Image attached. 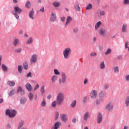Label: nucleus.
Segmentation results:
<instances>
[{
  "mask_svg": "<svg viewBox=\"0 0 129 129\" xmlns=\"http://www.w3.org/2000/svg\"><path fill=\"white\" fill-rule=\"evenodd\" d=\"M65 96L64 93L62 92H59L57 93L56 96V103L59 105L62 104L63 101H64Z\"/></svg>",
  "mask_w": 129,
  "mask_h": 129,
  "instance_id": "1",
  "label": "nucleus"
},
{
  "mask_svg": "<svg viewBox=\"0 0 129 129\" xmlns=\"http://www.w3.org/2000/svg\"><path fill=\"white\" fill-rule=\"evenodd\" d=\"M71 52L72 50H71V48L67 47L63 51V55L65 59H69V57H70V54H71Z\"/></svg>",
  "mask_w": 129,
  "mask_h": 129,
  "instance_id": "2",
  "label": "nucleus"
},
{
  "mask_svg": "<svg viewBox=\"0 0 129 129\" xmlns=\"http://www.w3.org/2000/svg\"><path fill=\"white\" fill-rule=\"evenodd\" d=\"M16 113L17 111L15 110H10L8 109L6 111V115H8L10 118L15 117Z\"/></svg>",
  "mask_w": 129,
  "mask_h": 129,
  "instance_id": "3",
  "label": "nucleus"
},
{
  "mask_svg": "<svg viewBox=\"0 0 129 129\" xmlns=\"http://www.w3.org/2000/svg\"><path fill=\"white\" fill-rule=\"evenodd\" d=\"M14 10L15 13L14 14V16L17 20H19L20 17L19 16L18 14H21V13H22V9L19 8V7L16 6L14 8Z\"/></svg>",
  "mask_w": 129,
  "mask_h": 129,
  "instance_id": "4",
  "label": "nucleus"
},
{
  "mask_svg": "<svg viewBox=\"0 0 129 129\" xmlns=\"http://www.w3.org/2000/svg\"><path fill=\"white\" fill-rule=\"evenodd\" d=\"M105 109L108 112H111L113 110V104L111 102H108L105 106Z\"/></svg>",
  "mask_w": 129,
  "mask_h": 129,
  "instance_id": "5",
  "label": "nucleus"
},
{
  "mask_svg": "<svg viewBox=\"0 0 129 129\" xmlns=\"http://www.w3.org/2000/svg\"><path fill=\"white\" fill-rule=\"evenodd\" d=\"M90 96L92 99H95L97 97V91L94 90L91 91Z\"/></svg>",
  "mask_w": 129,
  "mask_h": 129,
  "instance_id": "6",
  "label": "nucleus"
},
{
  "mask_svg": "<svg viewBox=\"0 0 129 129\" xmlns=\"http://www.w3.org/2000/svg\"><path fill=\"white\" fill-rule=\"evenodd\" d=\"M67 79V77H66V75H65V73H61V79H59V82L60 84L64 83L66 82Z\"/></svg>",
  "mask_w": 129,
  "mask_h": 129,
  "instance_id": "7",
  "label": "nucleus"
},
{
  "mask_svg": "<svg viewBox=\"0 0 129 129\" xmlns=\"http://www.w3.org/2000/svg\"><path fill=\"white\" fill-rule=\"evenodd\" d=\"M99 96L100 100L103 101V100H104V98L106 97V92H105V91H101L99 94Z\"/></svg>",
  "mask_w": 129,
  "mask_h": 129,
  "instance_id": "8",
  "label": "nucleus"
},
{
  "mask_svg": "<svg viewBox=\"0 0 129 129\" xmlns=\"http://www.w3.org/2000/svg\"><path fill=\"white\" fill-rule=\"evenodd\" d=\"M38 55L36 54H33L30 59V63L31 64H34V63H36L37 62V58Z\"/></svg>",
  "mask_w": 129,
  "mask_h": 129,
  "instance_id": "9",
  "label": "nucleus"
},
{
  "mask_svg": "<svg viewBox=\"0 0 129 129\" xmlns=\"http://www.w3.org/2000/svg\"><path fill=\"white\" fill-rule=\"evenodd\" d=\"M61 122L56 121L54 123V125L51 127V129H58L60 126H61Z\"/></svg>",
  "mask_w": 129,
  "mask_h": 129,
  "instance_id": "10",
  "label": "nucleus"
},
{
  "mask_svg": "<svg viewBox=\"0 0 129 129\" xmlns=\"http://www.w3.org/2000/svg\"><path fill=\"white\" fill-rule=\"evenodd\" d=\"M60 119L64 122H66V121H67V120L68 119V118L67 117V115L64 114H61L60 115Z\"/></svg>",
  "mask_w": 129,
  "mask_h": 129,
  "instance_id": "11",
  "label": "nucleus"
},
{
  "mask_svg": "<svg viewBox=\"0 0 129 129\" xmlns=\"http://www.w3.org/2000/svg\"><path fill=\"white\" fill-rule=\"evenodd\" d=\"M56 20V14L55 12H51V15L50 16V21L51 22H54Z\"/></svg>",
  "mask_w": 129,
  "mask_h": 129,
  "instance_id": "12",
  "label": "nucleus"
},
{
  "mask_svg": "<svg viewBox=\"0 0 129 129\" xmlns=\"http://www.w3.org/2000/svg\"><path fill=\"white\" fill-rule=\"evenodd\" d=\"M20 44V39L15 38L13 40V45L14 47H17Z\"/></svg>",
  "mask_w": 129,
  "mask_h": 129,
  "instance_id": "13",
  "label": "nucleus"
},
{
  "mask_svg": "<svg viewBox=\"0 0 129 129\" xmlns=\"http://www.w3.org/2000/svg\"><path fill=\"white\" fill-rule=\"evenodd\" d=\"M124 104L126 107H129V96H127L125 98Z\"/></svg>",
  "mask_w": 129,
  "mask_h": 129,
  "instance_id": "14",
  "label": "nucleus"
},
{
  "mask_svg": "<svg viewBox=\"0 0 129 129\" xmlns=\"http://www.w3.org/2000/svg\"><path fill=\"white\" fill-rule=\"evenodd\" d=\"M72 21V18H71V17L70 16H68L67 18V21H66V23L65 24V26L67 27V26H68V25H69V24H70V23Z\"/></svg>",
  "mask_w": 129,
  "mask_h": 129,
  "instance_id": "15",
  "label": "nucleus"
},
{
  "mask_svg": "<svg viewBox=\"0 0 129 129\" xmlns=\"http://www.w3.org/2000/svg\"><path fill=\"white\" fill-rule=\"evenodd\" d=\"M90 116V115L89 114V112H86L84 115V120H85V121H87Z\"/></svg>",
  "mask_w": 129,
  "mask_h": 129,
  "instance_id": "16",
  "label": "nucleus"
},
{
  "mask_svg": "<svg viewBox=\"0 0 129 129\" xmlns=\"http://www.w3.org/2000/svg\"><path fill=\"white\" fill-rule=\"evenodd\" d=\"M127 29V25L126 24H123L122 26V33H126Z\"/></svg>",
  "mask_w": 129,
  "mask_h": 129,
  "instance_id": "17",
  "label": "nucleus"
},
{
  "mask_svg": "<svg viewBox=\"0 0 129 129\" xmlns=\"http://www.w3.org/2000/svg\"><path fill=\"white\" fill-rule=\"evenodd\" d=\"M102 121V114L99 113L98 114L97 123H100Z\"/></svg>",
  "mask_w": 129,
  "mask_h": 129,
  "instance_id": "18",
  "label": "nucleus"
},
{
  "mask_svg": "<svg viewBox=\"0 0 129 129\" xmlns=\"http://www.w3.org/2000/svg\"><path fill=\"white\" fill-rule=\"evenodd\" d=\"M99 34L100 35V36L104 37L105 35V29L102 28L100 29L99 31Z\"/></svg>",
  "mask_w": 129,
  "mask_h": 129,
  "instance_id": "19",
  "label": "nucleus"
},
{
  "mask_svg": "<svg viewBox=\"0 0 129 129\" xmlns=\"http://www.w3.org/2000/svg\"><path fill=\"white\" fill-rule=\"evenodd\" d=\"M19 92H20L21 95H24V94H25V91H24L21 87L18 88L17 93H19Z\"/></svg>",
  "mask_w": 129,
  "mask_h": 129,
  "instance_id": "20",
  "label": "nucleus"
},
{
  "mask_svg": "<svg viewBox=\"0 0 129 129\" xmlns=\"http://www.w3.org/2000/svg\"><path fill=\"white\" fill-rule=\"evenodd\" d=\"M101 24H102V23H101V22L99 21L98 22L95 26V30H96V31H97V30H98V29H99V28H100V26H101Z\"/></svg>",
  "mask_w": 129,
  "mask_h": 129,
  "instance_id": "21",
  "label": "nucleus"
},
{
  "mask_svg": "<svg viewBox=\"0 0 129 129\" xmlns=\"http://www.w3.org/2000/svg\"><path fill=\"white\" fill-rule=\"evenodd\" d=\"M74 9L76 11L78 12L80 11V7L79 6V3H76L75 4Z\"/></svg>",
  "mask_w": 129,
  "mask_h": 129,
  "instance_id": "22",
  "label": "nucleus"
},
{
  "mask_svg": "<svg viewBox=\"0 0 129 129\" xmlns=\"http://www.w3.org/2000/svg\"><path fill=\"white\" fill-rule=\"evenodd\" d=\"M58 79V76H56V75H54L51 77V81L52 83H55L56 81Z\"/></svg>",
  "mask_w": 129,
  "mask_h": 129,
  "instance_id": "23",
  "label": "nucleus"
},
{
  "mask_svg": "<svg viewBox=\"0 0 129 129\" xmlns=\"http://www.w3.org/2000/svg\"><path fill=\"white\" fill-rule=\"evenodd\" d=\"M26 87L28 91H31L33 89L32 86L30 84V83H27L26 85Z\"/></svg>",
  "mask_w": 129,
  "mask_h": 129,
  "instance_id": "24",
  "label": "nucleus"
},
{
  "mask_svg": "<svg viewBox=\"0 0 129 129\" xmlns=\"http://www.w3.org/2000/svg\"><path fill=\"white\" fill-rule=\"evenodd\" d=\"M2 70H3L4 72H8V67L6 66L5 64H2Z\"/></svg>",
  "mask_w": 129,
  "mask_h": 129,
  "instance_id": "25",
  "label": "nucleus"
},
{
  "mask_svg": "<svg viewBox=\"0 0 129 129\" xmlns=\"http://www.w3.org/2000/svg\"><path fill=\"white\" fill-rule=\"evenodd\" d=\"M28 97L30 101H33V99H34V94L32 92H30L28 94Z\"/></svg>",
  "mask_w": 129,
  "mask_h": 129,
  "instance_id": "26",
  "label": "nucleus"
},
{
  "mask_svg": "<svg viewBox=\"0 0 129 129\" xmlns=\"http://www.w3.org/2000/svg\"><path fill=\"white\" fill-rule=\"evenodd\" d=\"M100 69H104L105 68V64L104 61H102L100 63Z\"/></svg>",
  "mask_w": 129,
  "mask_h": 129,
  "instance_id": "27",
  "label": "nucleus"
},
{
  "mask_svg": "<svg viewBox=\"0 0 129 129\" xmlns=\"http://www.w3.org/2000/svg\"><path fill=\"white\" fill-rule=\"evenodd\" d=\"M8 85H9V86L12 87L15 86V85L16 84V83L14 81H9L8 82Z\"/></svg>",
  "mask_w": 129,
  "mask_h": 129,
  "instance_id": "28",
  "label": "nucleus"
},
{
  "mask_svg": "<svg viewBox=\"0 0 129 129\" xmlns=\"http://www.w3.org/2000/svg\"><path fill=\"white\" fill-rule=\"evenodd\" d=\"M46 104H47V103H46V100H45V99H43L42 101H41L40 103L41 106H42V107H45Z\"/></svg>",
  "mask_w": 129,
  "mask_h": 129,
  "instance_id": "29",
  "label": "nucleus"
},
{
  "mask_svg": "<svg viewBox=\"0 0 129 129\" xmlns=\"http://www.w3.org/2000/svg\"><path fill=\"white\" fill-rule=\"evenodd\" d=\"M29 16L30 19H32V20H34V11H31L29 12Z\"/></svg>",
  "mask_w": 129,
  "mask_h": 129,
  "instance_id": "30",
  "label": "nucleus"
},
{
  "mask_svg": "<svg viewBox=\"0 0 129 129\" xmlns=\"http://www.w3.org/2000/svg\"><path fill=\"white\" fill-rule=\"evenodd\" d=\"M86 10H92V4H88L86 7Z\"/></svg>",
  "mask_w": 129,
  "mask_h": 129,
  "instance_id": "31",
  "label": "nucleus"
},
{
  "mask_svg": "<svg viewBox=\"0 0 129 129\" xmlns=\"http://www.w3.org/2000/svg\"><path fill=\"white\" fill-rule=\"evenodd\" d=\"M70 106L71 107H72V108H74V107L76 106V100L73 101Z\"/></svg>",
  "mask_w": 129,
  "mask_h": 129,
  "instance_id": "32",
  "label": "nucleus"
},
{
  "mask_svg": "<svg viewBox=\"0 0 129 129\" xmlns=\"http://www.w3.org/2000/svg\"><path fill=\"white\" fill-rule=\"evenodd\" d=\"M26 101H27L26 98H22L20 99V103H21V104H25Z\"/></svg>",
  "mask_w": 129,
  "mask_h": 129,
  "instance_id": "33",
  "label": "nucleus"
},
{
  "mask_svg": "<svg viewBox=\"0 0 129 129\" xmlns=\"http://www.w3.org/2000/svg\"><path fill=\"white\" fill-rule=\"evenodd\" d=\"M15 92H16V91L15 90V89L11 90L9 93V96H13V95H14V94H15Z\"/></svg>",
  "mask_w": 129,
  "mask_h": 129,
  "instance_id": "34",
  "label": "nucleus"
},
{
  "mask_svg": "<svg viewBox=\"0 0 129 129\" xmlns=\"http://www.w3.org/2000/svg\"><path fill=\"white\" fill-rule=\"evenodd\" d=\"M52 5L55 8H58V7H59V6H60V3L58 2L55 1V2L53 3Z\"/></svg>",
  "mask_w": 129,
  "mask_h": 129,
  "instance_id": "35",
  "label": "nucleus"
},
{
  "mask_svg": "<svg viewBox=\"0 0 129 129\" xmlns=\"http://www.w3.org/2000/svg\"><path fill=\"white\" fill-rule=\"evenodd\" d=\"M32 42H33V38L32 37H29V38L26 42V44H32Z\"/></svg>",
  "mask_w": 129,
  "mask_h": 129,
  "instance_id": "36",
  "label": "nucleus"
},
{
  "mask_svg": "<svg viewBox=\"0 0 129 129\" xmlns=\"http://www.w3.org/2000/svg\"><path fill=\"white\" fill-rule=\"evenodd\" d=\"M45 87L44 86H42L41 87V89H40V91L41 92V94L42 95H44V94H45Z\"/></svg>",
  "mask_w": 129,
  "mask_h": 129,
  "instance_id": "37",
  "label": "nucleus"
},
{
  "mask_svg": "<svg viewBox=\"0 0 129 129\" xmlns=\"http://www.w3.org/2000/svg\"><path fill=\"white\" fill-rule=\"evenodd\" d=\"M18 70L19 73H22L23 72V67L22 66H19L18 67Z\"/></svg>",
  "mask_w": 129,
  "mask_h": 129,
  "instance_id": "38",
  "label": "nucleus"
},
{
  "mask_svg": "<svg viewBox=\"0 0 129 129\" xmlns=\"http://www.w3.org/2000/svg\"><path fill=\"white\" fill-rule=\"evenodd\" d=\"M28 66H29V64H28V62H25L23 63V67L24 69L25 70L28 69Z\"/></svg>",
  "mask_w": 129,
  "mask_h": 129,
  "instance_id": "39",
  "label": "nucleus"
},
{
  "mask_svg": "<svg viewBox=\"0 0 129 129\" xmlns=\"http://www.w3.org/2000/svg\"><path fill=\"white\" fill-rule=\"evenodd\" d=\"M59 117V112H55V117L54 120H57L58 119V118Z\"/></svg>",
  "mask_w": 129,
  "mask_h": 129,
  "instance_id": "40",
  "label": "nucleus"
},
{
  "mask_svg": "<svg viewBox=\"0 0 129 129\" xmlns=\"http://www.w3.org/2000/svg\"><path fill=\"white\" fill-rule=\"evenodd\" d=\"M24 125V121H21L18 126V129H20Z\"/></svg>",
  "mask_w": 129,
  "mask_h": 129,
  "instance_id": "41",
  "label": "nucleus"
},
{
  "mask_svg": "<svg viewBox=\"0 0 129 129\" xmlns=\"http://www.w3.org/2000/svg\"><path fill=\"white\" fill-rule=\"evenodd\" d=\"M125 48L126 49H128V51H129V42L128 41H126L125 43Z\"/></svg>",
  "mask_w": 129,
  "mask_h": 129,
  "instance_id": "42",
  "label": "nucleus"
},
{
  "mask_svg": "<svg viewBox=\"0 0 129 129\" xmlns=\"http://www.w3.org/2000/svg\"><path fill=\"white\" fill-rule=\"evenodd\" d=\"M54 74H55V75H56V76L57 75H60V72H59V71H58V70L57 69L54 70Z\"/></svg>",
  "mask_w": 129,
  "mask_h": 129,
  "instance_id": "43",
  "label": "nucleus"
},
{
  "mask_svg": "<svg viewBox=\"0 0 129 129\" xmlns=\"http://www.w3.org/2000/svg\"><path fill=\"white\" fill-rule=\"evenodd\" d=\"M111 53V49L109 48L107 50L106 52L105 53V55H108Z\"/></svg>",
  "mask_w": 129,
  "mask_h": 129,
  "instance_id": "44",
  "label": "nucleus"
},
{
  "mask_svg": "<svg viewBox=\"0 0 129 129\" xmlns=\"http://www.w3.org/2000/svg\"><path fill=\"white\" fill-rule=\"evenodd\" d=\"M114 72L115 73H118V72H119L118 67H115L114 68Z\"/></svg>",
  "mask_w": 129,
  "mask_h": 129,
  "instance_id": "45",
  "label": "nucleus"
},
{
  "mask_svg": "<svg viewBox=\"0 0 129 129\" xmlns=\"http://www.w3.org/2000/svg\"><path fill=\"white\" fill-rule=\"evenodd\" d=\"M26 8H30L31 7V3L30 2H27L25 4Z\"/></svg>",
  "mask_w": 129,
  "mask_h": 129,
  "instance_id": "46",
  "label": "nucleus"
},
{
  "mask_svg": "<svg viewBox=\"0 0 129 129\" xmlns=\"http://www.w3.org/2000/svg\"><path fill=\"white\" fill-rule=\"evenodd\" d=\"M123 4L125 6H128L129 5V0H124Z\"/></svg>",
  "mask_w": 129,
  "mask_h": 129,
  "instance_id": "47",
  "label": "nucleus"
},
{
  "mask_svg": "<svg viewBox=\"0 0 129 129\" xmlns=\"http://www.w3.org/2000/svg\"><path fill=\"white\" fill-rule=\"evenodd\" d=\"M88 81H89V80H88V79H87V78L85 79V80L84 81V84L85 85H86V84H87V83H88Z\"/></svg>",
  "mask_w": 129,
  "mask_h": 129,
  "instance_id": "48",
  "label": "nucleus"
},
{
  "mask_svg": "<svg viewBox=\"0 0 129 129\" xmlns=\"http://www.w3.org/2000/svg\"><path fill=\"white\" fill-rule=\"evenodd\" d=\"M56 103H57V102L54 101L51 104L52 107H56Z\"/></svg>",
  "mask_w": 129,
  "mask_h": 129,
  "instance_id": "49",
  "label": "nucleus"
},
{
  "mask_svg": "<svg viewBox=\"0 0 129 129\" xmlns=\"http://www.w3.org/2000/svg\"><path fill=\"white\" fill-rule=\"evenodd\" d=\"M39 87H40V85H39V84H37L34 89V91H35V90H37V89H38V88H39Z\"/></svg>",
  "mask_w": 129,
  "mask_h": 129,
  "instance_id": "50",
  "label": "nucleus"
},
{
  "mask_svg": "<svg viewBox=\"0 0 129 129\" xmlns=\"http://www.w3.org/2000/svg\"><path fill=\"white\" fill-rule=\"evenodd\" d=\"M105 15V12L102 11L100 12V16H104Z\"/></svg>",
  "mask_w": 129,
  "mask_h": 129,
  "instance_id": "51",
  "label": "nucleus"
},
{
  "mask_svg": "<svg viewBox=\"0 0 129 129\" xmlns=\"http://www.w3.org/2000/svg\"><path fill=\"white\" fill-rule=\"evenodd\" d=\"M15 51L16 52V53H21V52L22 51V48H19L16 49Z\"/></svg>",
  "mask_w": 129,
  "mask_h": 129,
  "instance_id": "52",
  "label": "nucleus"
},
{
  "mask_svg": "<svg viewBox=\"0 0 129 129\" xmlns=\"http://www.w3.org/2000/svg\"><path fill=\"white\" fill-rule=\"evenodd\" d=\"M96 55H97V54L96 53V52H92L90 54V56L91 57H94V56H96Z\"/></svg>",
  "mask_w": 129,
  "mask_h": 129,
  "instance_id": "53",
  "label": "nucleus"
},
{
  "mask_svg": "<svg viewBox=\"0 0 129 129\" xmlns=\"http://www.w3.org/2000/svg\"><path fill=\"white\" fill-rule=\"evenodd\" d=\"M88 99V98L87 97V96H85L83 98V102H86V101H87V99Z\"/></svg>",
  "mask_w": 129,
  "mask_h": 129,
  "instance_id": "54",
  "label": "nucleus"
},
{
  "mask_svg": "<svg viewBox=\"0 0 129 129\" xmlns=\"http://www.w3.org/2000/svg\"><path fill=\"white\" fill-rule=\"evenodd\" d=\"M102 101H103L101 100L100 98L99 100H96V104H100V102H101Z\"/></svg>",
  "mask_w": 129,
  "mask_h": 129,
  "instance_id": "55",
  "label": "nucleus"
},
{
  "mask_svg": "<svg viewBox=\"0 0 129 129\" xmlns=\"http://www.w3.org/2000/svg\"><path fill=\"white\" fill-rule=\"evenodd\" d=\"M125 79L126 81H129V75H127L125 76Z\"/></svg>",
  "mask_w": 129,
  "mask_h": 129,
  "instance_id": "56",
  "label": "nucleus"
},
{
  "mask_svg": "<svg viewBox=\"0 0 129 129\" xmlns=\"http://www.w3.org/2000/svg\"><path fill=\"white\" fill-rule=\"evenodd\" d=\"M109 87V86L108 84H105L104 86V89H107Z\"/></svg>",
  "mask_w": 129,
  "mask_h": 129,
  "instance_id": "57",
  "label": "nucleus"
},
{
  "mask_svg": "<svg viewBox=\"0 0 129 129\" xmlns=\"http://www.w3.org/2000/svg\"><path fill=\"white\" fill-rule=\"evenodd\" d=\"M45 11V9L44 8V7H42L40 9V12H41L42 13H44Z\"/></svg>",
  "mask_w": 129,
  "mask_h": 129,
  "instance_id": "58",
  "label": "nucleus"
},
{
  "mask_svg": "<svg viewBox=\"0 0 129 129\" xmlns=\"http://www.w3.org/2000/svg\"><path fill=\"white\" fill-rule=\"evenodd\" d=\"M74 33H77V32H78V28H76L74 29Z\"/></svg>",
  "mask_w": 129,
  "mask_h": 129,
  "instance_id": "59",
  "label": "nucleus"
},
{
  "mask_svg": "<svg viewBox=\"0 0 129 129\" xmlns=\"http://www.w3.org/2000/svg\"><path fill=\"white\" fill-rule=\"evenodd\" d=\"M32 77V74L31 73H29L27 75V77Z\"/></svg>",
  "mask_w": 129,
  "mask_h": 129,
  "instance_id": "60",
  "label": "nucleus"
},
{
  "mask_svg": "<svg viewBox=\"0 0 129 129\" xmlns=\"http://www.w3.org/2000/svg\"><path fill=\"white\" fill-rule=\"evenodd\" d=\"M72 122H73V123H75L76 122V118H73V119H72Z\"/></svg>",
  "mask_w": 129,
  "mask_h": 129,
  "instance_id": "61",
  "label": "nucleus"
},
{
  "mask_svg": "<svg viewBox=\"0 0 129 129\" xmlns=\"http://www.w3.org/2000/svg\"><path fill=\"white\" fill-rule=\"evenodd\" d=\"M61 22H64V21H65V17H61Z\"/></svg>",
  "mask_w": 129,
  "mask_h": 129,
  "instance_id": "62",
  "label": "nucleus"
},
{
  "mask_svg": "<svg viewBox=\"0 0 129 129\" xmlns=\"http://www.w3.org/2000/svg\"><path fill=\"white\" fill-rule=\"evenodd\" d=\"M51 98H52V95H48L47 96V99H51Z\"/></svg>",
  "mask_w": 129,
  "mask_h": 129,
  "instance_id": "63",
  "label": "nucleus"
},
{
  "mask_svg": "<svg viewBox=\"0 0 129 129\" xmlns=\"http://www.w3.org/2000/svg\"><path fill=\"white\" fill-rule=\"evenodd\" d=\"M123 129H128V127L127 126H124Z\"/></svg>",
  "mask_w": 129,
  "mask_h": 129,
  "instance_id": "64",
  "label": "nucleus"
}]
</instances>
